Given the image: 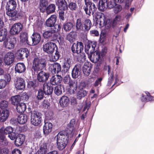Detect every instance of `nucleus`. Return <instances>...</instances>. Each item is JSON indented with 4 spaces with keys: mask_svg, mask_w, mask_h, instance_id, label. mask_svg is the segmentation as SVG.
Listing matches in <instances>:
<instances>
[{
    "mask_svg": "<svg viewBox=\"0 0 154 154\" xmlns=\"http://www.w3.org/2000/svg\"><path fill=\"white\" fill-rule=\"evenodd\" d=\"M0 141L1 142V144L3 146H5L8 144V141L7 140L5 135L3 134L2 135H1L0 137Z\"/></svg>",
    "mask_w": 154,
    "mask_h": 154,
    "instance_id": "nucleus-47",
    "label": "nucleus"
},
{
    "mask_svg": "<svg viewBox=\"0 0 154 154\" xmlns=\"http://www.w3.org/2000/svg\"><path fill=\"white\" fill-rule=\"evenodd\" d=\"M3 46L7 48L12 49L14 48V45L12 42H8L7 39V40L4 41Z\"/></svg>",
    "mask_w": 154,
    "mask_h": 154,
    "instance_id": "nucleus-46",
    "label": "nucleus"
},
{
    "mask_svg": "<svg viewBox=\"0 0 154 154\" xmlns=\"http://www.w3.org/2000/svg\"><path fill=\"white\" fill-rule=\"evenodd\" d=\"M75 121L74 119H72L70 121V123L68 124V127L71 128L72 131L75 128Z\"/></svg>",
    "mask_w": 154,
    "mask_h": 154,
    "instance_id": "nucleus-53",
    "label": "nucleus"
},
{
    "mask_svg": "<svg viewBox=\"0 0 154 154\" xmlns=\"http://www.w3.org/2000/svg\"><path fill=\"white\" fill-rule=\"evenodd\" d=\"M57 137V147L59 150H62L66 147L68 140V134L66 131H62L58 133Z\"/></svg>",
    "mask_w": 154,
    "mask_h": 154,
    "instance_id": "nucleus-2",
    "label": "nucleus"
},
{
    "mask_svg": "<svg viewBox=\"0 0 154 154\" xmlns=\"http://www.w3.org/2000/svg\"><path fill=\"white\" fill-rule=\"evenodd\" d=\"M96 45L97 43L96 42H90L85 45V51L88 55L94 52Z\"/></svg>",
    "mask_w": 154,
    "mask_h": 154,
    "instance_id": "nucleus-11",
    "label": "nucleus"
},
{
    "mask_svg": "<svg viewBox=\"0 0 154 154\" xmlns=\"http://www.w3.org/2000/svg\"><path fill=\"white\" fill-rule=\"evenodd\" d=\"M68 6L72 11H75L78 8L77 4L73 2H69L68 4Z\"/></svg>",
    "mask_w": 154,
    "mask_h": 154,
    "instance_id": "nucleus-50",
    "label": "nucleus"
},
{
    "mask_svg": "<svg viewBox=\"0 0 154 154\" xmlns=\"http://www.w3.org/2000/svg\"><path fill=\"white\" fill-rule=\"evenodd\" d=\"M42 116L41 113L37 111L32 112L31 116V121L32 124L35 126L39 125L42 122Z\"/></svg>",
    "mask_w": 154,
    "mask_h": 154,
    "instance_id": "nucleus-6",
    "label": "nucleus"
},
{
    "mask_svg": "<svg viewBox=\"0 0 154 154\" xmlns=\"http://www.w3.org/2000/svg\"><path fill=\"white\" fill-rule=\"evenodd\" d=\"M121 20V16L117 15L112 22L111 20L107 19L103 14H102L100 16L99 19L97 20V23L99 24L100 27L101 28L104 26L106 29L108 30L112 27L113 28L116 24Z\"/></svg>",
    "mask_w": 154,
    "mask_h": 154,
    "instance_id": "nucleus-1",
    "label": "nucleus"
},
{
    "mask_svg": "<svg viewBox=\"0 0 154 154\" xmlns=\"http://www.w3.org/2000/svg\"><path fill=\"white\" fill-rule=\"evenodd\" d=\"M55 52L54 54L52 55L51 60L53 61H56L60 57V53L58 51V49H56Z\"/></svg>",
    "mask_w": 154,
    "mask_h": 154,
    "instance_id": "nucleus-43",
    "label": "nucleus"
},
{
    "mask_svg": "<svg viewBox=\"0 0 154 154\" xmlns=\"http://www.w3.org/2000/svg\"><path fill=\"white\" fill-rule=\"evenodd\" d=\"M27 120V116L25 114H20L17 117L18 122L20 124H25Z\"/></svg>",
    "mask_w": 154,
    "mask_h": 154,
    "instance_id": "nucleus-38",
    "label": "nucleus"
},
{
    "mask_svg": "<svg viewBox=\"0 0 154 154\" xmlns=\"http://www.w3.org/2000/svg\"><path fill=\"white\" fill-rule=\"evenodd\" d=\"M73 24L71 22H68L63 25V29L66 32L69 31L72 28Z\"/></svg>",
    "mask_w": 154,
    "mask_h": 154,
    "instance_id": "nucleus-45",
    "label": "nucleus"
},
{
    "mask_svg": "<svg viewBox=\"0 0 154 154\" xmlns=\"http://www.w3.org/2000/svg\"><path fill=\"white\" fill-rule=\"evenodd\" d=\"M9 115V112L7 110L2 111L0 116V122H4L7 119Z\"/></svg>",
    "mask_w": 154,
    "mask_h": 154,
    "instance_id": "nucleus-34",
    "label": "nucleus"
},
{
    "mask_svg": "<svg viewBox=\"0 0 154 154\" xmlns=\"http://www.w3.org/2000/svg\"><path fill=\"white\" fill-rule=\"evenodd\" d=\"M14 54L11 52H8L5 55L4 60L5 63L9 65L12 63L14 60Z\"/></svg>",
    "mask_w": 154,
    "mask_h": 154,
    "instance_id": "nucleus-16",
    "label": "nucleus"
},
{
    "mask_svg": "<svg viewBox=\"0 0 154 154\" xmlns=\"http://www.w3.org/2000/svg\"><path fill=\"white\" fill-rule=\"evenodd\" d=\"M13 128L11 127L8 126L3 129V133L5 134L8 135L12 131H13Z\"/></svg>",
    "mask_w": 154,
    "mask_h": 154,
    "instance_id": "nucleus-51",
    "label": "nucleus"
},
{
    "mask_svg": "<svg viewBox=\"0 0 154 154\" xmlns=\"http://www.w3.org/2000/svg\"><path fill=\"white\" fill-rule=\"evenodd\" d=\"M62 80V78L59 75H55L53 76L50 79V83L53 85H56L59 84Z\"/></svg>",
    "mask_w": 154,
    "mask_h": 154,
    "instance_id": "nucleus-22",
    "label": "nucleus"
},
{
    "mask_svg": "<svg viewBox=\"0 0 154 154\" xmlns=\"http://www.w3.org/2000/svg\"><path fill=\"white\" fill-rule=\"evenodd\" d=\"M7 82L5 80L0 79V89L5 88L6 86Z\"/></svg>",
    "mask_w": 154,
    "mask_h": 154,
    "instance_id": "nucleus-62",
    "label": "nucleus"
},
{
    "mask_svg": "<svg viewBox=\"0 0 154 154\" xmlns=\"http://www.w3.org/2000/svg\"><path fill=\"white\" fill-rule=\"evenodd\" d=\"M31 37L32 41V45H37L41 40V36L39 34L37 33H33Z\"/></svg>",
    "mask_w": 154,
    "mask_h": 154,
    "instance_id": "nucleus-25",
    "label": "nucleus"
},
{
    "mask_svg": "<svg viewBox=\"0 0 154 154\" xmlns=\"http://www.w3.org/2000/svg\"><path fill=\"white\" fill-rule=\"evenodd\" d=\"M42 89L45 92V95H50L53 92V88L49 83H45Z\"/></svg>",
    "mask_w": 154,
    "mask_h": 154,
    "instance_id": "nucleus-18",
    "label": "nucleus"
},
{
    "mask_svg": "<svg viewBox=\"0 0 154 154\" xmlns=\"http://www.w3.org/2000/svg\"><path fill=\"white\" fill-rule=\"evenodd\" d=\"M15 70L16 72L21 73L25 72L26 70V67L23 63H18L15 66Z\"/></svg>",
    "mask_w": 154,
    "mask_h": 154,
    "instance_id": "nucleus-27",
    "label": "nucleus"
},
{
    "mask_svg": "<svg viewBox=\"0 0 154 154\" xmlns=\"http://www.w3.org/2000/svg\"><path fill=\"white\" fill-rule=\"evenodd\" d=\"M28 34L26 32H22L20 34V41L22 43H26L27 44L31 45L28 40Z\"/></svg>",
    "mask_w": 154,
    "mask_h": 154,
    "instance_id": "nucleus-28",
    "label": "nucleus"
},
{
    "mask_svg": "<svg viewBox=\"0 0 154 154\" xmlns=\"http://www.w3.org/2000/svg\"><path fill=\"white\" fill-rule=\"evenodd\" d=\"M84 26V32H87L91 29L92 23L91 20L89 19H86L83 22Z\"/></svg>",
    "mask_w": 154,
    "mask_h": 154,
    "instance_id": "nucleus-31",
    "label": "nucleus"
},
{
    "mask_svg": "<svg viewBox=\"0 0 154 154\" xmlns=\"http://www.w3.org/2000/svg\"><path fill=\"white\" fill-rule=\"evenodd\" d=\"M48 2L46 0L40 1L39 5V8L41 11H44L47 8Z\"/></svg>",
    "mask_w": 154,
    "mask_h": 154,
    "instance_id": "nucleus-42",
    "label": "nucleus"
},
{
    "mask_svg": "<svg viewBox=\"0 0 154 154\" xmlns=\"http://www.w3.org/2000/svg\"><path fill=\"white\" fill-rule=\"evenodd\" d=\"M64 91L63 86L61 85H59L55 87L54 92L56 94L57 96L60 95Z\"/></svg>",
    "mask_w": 154,
    "mask_h": 154,
    "instance_id": "nucleus-41",
    "label": "nucleus"
},
{
    "mask_svg": "<svg viewBox=\"0 0 154 154\" xmlns=\"http://www.w3.org/2000/svg\"><path fill=\"white\" fill-rule=\"evenodd\" d=\"M42 25V23L39 20L37 19L34 23V26L35 27L38 28V30H39L41 29Z\"/></svg>",
    "mask_w": 154,
    "mask_h": 154,
    "instance_id": "nucleus-55",
    "label": "nucleus"
},
{
    "mask_svg": "<svg viewBox=\"0 0 154 154\" xmlns=\"http://www.w3.org/2000/svg\"><path fill=\"white\" fill-rule=\"evenodd\" d=\"M71 51L73 53L77 54L81 53L83 51L84 46L81 42H77V43H74L71 46Z\"/></svg>",
    "mask_w": 154,
    "mask_h": 154,
    "instance_id": "nucleus-9",
    "label": "nucleus"
},
{
    "mask_svg": "<svg viewBox=\"0 0 154 154\" xmlns=\"http://www.w3.org/2000/svg\"><path fill=\"white\" fill-rule=\"evenodd\" d=\"M25 139V136L22 134H18L17 136L15 141V144L18 146H21Z\"/></svg>",
    "mask_w": 154,
    "mask_h": 154,
    "instance_id": "nucleus-23",
    "label": "nucleus"
},
{
    "mask_svg": "<svg viewBox=\"0 0 154 154\" xmlns=\"http://www.w3.org/2000/svg\"><path fill=\"white\" fill-rule=\"evenodd\" d=\"M77 54L78 55L76 56H74V58L75 59L77 60L78 62L82 63L85 60L86 57L84 53L82 52L81 53H79V54Z\"/></svg>",
    "mask_w": 154,
    "mask_h": 154,
    "instance_id": "nucleus-36",
    "label": "nucleus"
},
{
    "mask_svg": "<svg viewBox=\"0 0 154 154\" xmlns=\"http://www.w3.org/2000/svg\"><path fill=\"white\" fill-rule=\"evenodd\" d=\"M49 77V74L48 72L41 71L37 75V80L40 82L46 83Z\"/></svg>",
    "mask_w": 154,
    "mask_h": 154,
    "instance_id": "nucleus-12",
    "label": "nucleus"
},
{
    "mask_svg": "<svg viewBox=\"0 0 154 154\" xmlns=\"http://www.w3.org/2000/svg\"><path fill=\"white\" fill-rule=\"evenodd\" d=\"M75 36L73 32H70L67 36V40L71 42H73L75 40Z\"/></svg>",
    "mask_w": 154,
    "mask_h": 154,
    "instance_id": "nucleus-52",
    "label": "nucleus"
},
{
    "mask_svg": "<svg viewBox=\"0 0 154 154\" xmlns=\"http://www.w3.org/2000/svg\"><path fill=\"white\" fill-rule=\"evenodd\" d=\"M49 70L53 74L58 73L61 70V65L59 63L57 62L54 63L53 64L50 65Z\"/></svg>",
    "mask_w": 154,
    "mask_h": 154,
    "instance_id": "nucleus-17",
    "label": "nucleus"
},
{
    "mask_svg": "<svg viewBox=\"0 0 154 154\" xmlns=\"http://www.w3.org/2000/svg\"><path fill=\"white\" fill-rule=\"evenodd\" d=\"M45 92L42 89H39L38 91L37 98L38 100H41L45 97Z\"/></svg>",
    "mask_w": 154,
    "mask_h": 154,
    "instance_id": "nucleus-48",
    "label": "nucleus"
},
{
    "mask_svg": "<svg viewBox=\"0 0 154 154\" xmlns=\"http://www.w3.org/2000/svg\"><path fill=\"white\" fill-rule=\"evenodd\" d=\"M76 27L77 31L84 32V26L82 23L81 18H79L77 20Z\"/></svg>",
    "mask_w": 154,
    "mask_h": 154,
    "instance_id": "nucleus-37",
    "label": "nucleus"
},
{
    "mask_svg": "<svg viewBox=\"0 0 154 154\" xmlns=\"http://www.w3.org/2000/svg\"><path fill=\"white\" fill-rule=\"evenodd\" d=\"M48 144L46 143H44L42 145L40 149L37 152L39 154H47L48 149L49 148H48Z\"/></svg>",
    "mask_w": 154,
    "mask_h": 154,
    "instance_id": "nucleus-32",
    "label": "nucleus"
},
{
    "mask_svg": "<svg viewBox=\"0 0 154 154\" xmlns=\"http://www.w3.org/2000/svg\"><path fill=\"white\" fill-rule=\"evenodd\" d=\"M26 108V104L24 103H21L17 106V110L19 113H22L25 111Z\"/></svg>",
    "mask_w": 154,
    "mask_h": 154,
    "instance_id": "nucleus-33",
    "label": "nucleus"
},
{
    "mask_svg": "<svg viewBox=\"0 0 154 154\" xmlns=\"http://www.w3.org/2000/svg\"><path fill=\"white\" fill-rule=\"evenodd\" d=\"M20 99V96L17 95L12 97L11 99V101L12 104L17 106L20 103L19 102Z\"/></svg>",
    "mask_w": 154,
    "mask_h": 154,
    "instance_id": "nucleus-35",
    "label": "nucleus"
},
{
    "mask_svg": "<svg viewBox=\"0 0 154 154\" xmlns=\"http://www.w3.org/2000/svg\"><path fill=\"white\" fill-rule=\"evenodd\" d=\"M17 6L16 2L14 0H10L7 3L5 8L6 10H15Z\"/></svg>",
    "mask_w": 154,
    "mask_h": 154,
    "instance_id": "nucleus-26",
    "label": "nucleus"
},
{
    "mask_svg": "<svg viewBox=\"0 0 154 154\" xmlns=\"http://www.w3.org/2000/svg\"><path fill=\"white\" fill-rule=\"evenodd\" d=\"M61 27L60 25H57L53 29L45 31L43 34V37L45 38H48L52 41L56 39L57 36L55 34L60 30Z\"/></svg>",
    "mask_w": 154,
    "mask_h": 154,
    "instance_id": "nucleus-5",
    "label": "nucleus"
},
{
    "mask_svg": "<svg viewBox=\"0 0 154 154\" xmlns=\"http://www.w3.org/2000/svg\"><path fill=\"white\" fill-rule=\"evenodd\" d=\"M149 94V93L147 91L144 92L142 94L141 97L140 98L141 101L143 102H147L148 96Z\"/></svg>",
    "mask_w": 154,
    "mask_h": 154,
    "instance_id": "nucleus-49",
    "label": "nucleus"
},
{
    "mask_svg": "<svg viewBox=\"0 0 154 154\" xmlns=\"http://www.w3.org/2000/svg\"><path fill=\"white\" fill-rule=\"evenodd\" d=\"M43 51L48 54H51L56 49L57 47L55 43L52 42H48L43 45Z\"/></svg>",
    "mask_w": 154,
    "mask_h": 154,
    "instance_id": "nucleus-8",
    "label": "nucleus"
},
{
    "mask_svg": "<svg viewBox=\"0 0 154 154\" xmlns=\"http://www.w3.org/2000/svg\"><path fill=\"white\" fill-rule=\"evenodd\" d=\"M91 63L89 62H86L84 65L82 69H86L89 71V70H91Z\"/></svg>",
    "mask_w": 154,
    "mask_h": 154,
    "instance_id": "nucleus-57",
    "label": "nucleus"
},
{
    "mask_svg": "<svg viewBox=\"0 0 154 154\" xmlns=\"http://www.w3.org/2000/svg\"><path fill=\"white\" fill-rule=\"evenodd\" d=\"M6 14L9 17H15L14 20H16L19 17H22V14L20 11L17 12L15 10H6Z\"/></svg>",
    "mask_w": 154,
    "mask_h": 154,
    "instance_id": "nucleus-19",
    "label": "nucleus"
},
{
    "mask_svg": "<svg viewBox=\"0 0 154 154\" xmlns=\"http://www.w3.org/2000/svg\"><path fill=\"white\" fill-rule=\"evenodd\" d=\"M81 71V65L80 64H76L72 71L71 75L72 78L74 79L77 78L80 75Z\"/></svg>",
    "mask_w": 154,
    "mask_h": 154,
    "instance_id": "nucleus-15",
    "label": "nucleus"
},
{
    "mask_svg": "<svg viewBox=\"0 0 154 154\" xmlns=\"http://www.w3.org/2000/svg\"><path fill=\"white\" fill-rule=\"evenodd\" d=\"M69 101L68 97L65 96H62L59 101L60 106L62 107L67 106L69 104Z\"/></svg>",
    "mask_w": 154,
    "mask_h": 154,
    "instance_id": "nucleus-30",
    "label": "nucleus"
},
{
    "mask_svg": "<svg viewBox=\"0 0 154 154\" xmlns=\"http://www.w3.org/2000/svg\"><path fill=\"white\" fill-rule=\"evenodd\" d=\"M23 28L22 24L19 23L14 24L11 27L10 30L11 35H15L18 34L22 30Z\"/></svg>",
    "mask_w": 154,
    "mask_h": 154,
    "instance_id": "nucleus-13",
    "label": "nucleus"
},
{
    "mask_svg": "<svg viewBox=\"0 0 154 154\" xmlns=\"http://www.w3.org/2000/svg\"><path fill=\"white\" fill-rule=\"evenodd\" d=\"M72 60L70 58H68L66 60H65L64 65L63 67L64 69V70L67 72L69 71L71 65Z\"/></svg>",
    "mask_w": 154,
    "mask_h": 154,
    "instance_id": "nucleus-39",
    "label": "nucleus"
},
{
    "mask_svg": "<svg viewBox=\"0 0 154 154\" xmlns=\"http://www.w3.org/2000/svg\"><path fill=\"white\" fill-rule=\"evenodd\" d=\"M56 4L58 8L63 10H65L67 9L68 5L65 0H56Z\"/></svg>",
    "mask_w": 154,
    "mask_h": 154,
    "instance_id": "nucleus-24",
    "label": "nucleus"
},
{
    "mask_svg": "<svg viewBox=\"0 0 154 154\" xmlns=\"http://www.w3.org/2000/svg\"><path fill=\"white\" fill-rule=\"evenodd\" d=\"M122 9V7L119 5H117L113 8V12L115 14H117L120 12Z\"/></svg>",
    "mask_w": 154,
    "mask_h": 154,
    "instance_id": "nucleus-54",
    "label": "nucleus"
},
{
    "mask_svg": "<svg viewBox=\"0 0 154 154\" xmlns=\"http://www.w3.org/2000/svg\"><path fill=\"white\" fill-rule=\"evenodd\" d=\"M55 6L54 4H51L49 5L47 8L46 10L47 13L49 14L52 13L55 11Z\"/></svg>",
    "mask_w": 154,
    "mask_h": 154,
    "instance_id": "nucleus-44",
    "label": "nucleus"
},
{
    "mask_svg": "<svg viewBox=\"0 0 154 154\" xmlns=\"http://www.w3.org/2000/svg\"><path fill=\"white\" fill-rule=\"evenodd\" d=\"M46 64L47 62L45 59H40L36 57L33 60L32 69L35 72H37L45 68Z\"/></svg>",
    "mask_w": 154,
    "mask_h": 154,
    "instance_id": "nucleus-4",
    "label": "nucleus"
},
{
    "mask_svg": "<svg viewBox=\"0 0 154 154\" xmlns=\"http://www.w3.org/2000/svg\"><path fill=\"white\" fill-rule=\"evenodd\" d=\"M8 34L7 30L6 29H3L0 31V42L7 40Z\"/></svg>",
    "mask_w": 154,
    "mask_h": 154,
    "instance_id": "nucleus-29",
    "label": "nucleus"
},
{
    "mask_svg": "<svg viewBox=\"0 0 154 154\" xmlns=\"http://www.w3.org/2000/svg\"><path fill=\"white\" fill-rule=\"evenodd\" d=\"M22 49L18 51L15 54V57L18 59H23Z\"/></svg>",
    "mask_w": 154,
    "mask_h": 154,
    "instance_id": "nucleus-59",
    "label": "nucleus"
},
{
    "mask_svg": "<svg viewBox=\"0 0 154 154\" xmlns=\"http://www.w3.org/2000/svg\"><path fill=\"white\" fill-rule=\"evenodd\" d=\"M15 88L17 90H22L25 88V82L23 78H17L15 82Z\"/></svg>",
    "mask_w": 154,
    "mask_h": 154,
    "instance_id": "nucleus-14",
    "label": "nucleus"
},
{
    "mask_svg": "<svg viewBox=\"0 0 154 154\" xmlns=\"http://www.w3.org/2000/svg\"><path fill=\"white\" fill-rule=\"evenodd\" d=\"M8 137L11 140H14L17 137V134L15 132H13V131L8 135Z\"/></svg>",
    "mask_w": 154,
    "mask_h": 154,
    "instance_id": "nucleus-61",
    "label": "nucleus"
},
{
    "mask_svg": "<svg viewBox=\"0 0 154 154\" xmlns=\"http://www.w3.org/2000/svg\"><path fill=\"white\" fill-rule=\"evenodd\" d=\"M8 106V102L5 100H2L0 103V107L1 109H4Z\"/></svg>",
    "mask_w": 154,
    "mask_h": 154,
    "instance_id": "nucleus-58",
    "label": "nucleus"
},
{
    "mask_svg": "<svg viewBox=\"0 0 154 154\" xmlns=\"http://www.w3.org/2000/svg\"><path fill=\"white\" fill-rule=\"evenodd\" d=\"M52 125L50 122H45L43 127L44 134L45 135H48L52 130Z\"/></svg>",
    "mask_w": 154,
    "mask_h": 154,
    "instance_id": "nucleus-21",
    "label": "nucleus"
},
{
    "mask_svg": "<svg viewBox=\"0 0 154 154\" xmlns=\"http://www.w3.org/2000/svg\"><path fill=\"white\" fill-rule=\"evenodd\" d=\"M57 17L55 15H52L48 18L45 22V25L47 27H51V29H53L55 26L60 25L55 24L57 21Z\"/></svg>",
    "mask_w": 154,
    "mask_h": 154,
    "instance_id": "nucleus-10",
    "label": "nucleus"
},
{
    "mask_svg": "<svg viewBox=\"0 0 154 154\" xmlns=\"http://www.w3.org/2000/svg\"><path fill=\"white\" fill-rule=\"evenodd\" d=\"M106 35L103 33L100 34L99 39L100 43H103L106 41Z\"/></svg>",
    "mask_w": 154,
    "mask_h": 154,
    "instance_id": "nucleus-60",
    "label": "nucleus"
},
{
    "mask_svg": "<svg viewBox=\"0 0 154 154\" xmlns=\"http://www.w3.org/2000/svg\"><path fill=\"white\" fill-rule=\"evenodd\" d=\"M23 59L24 57L27 58L29 55V52L28 49L26 48L22 49Z\"/></svg>",
    "mask_w": 154,
    "mask_h": 154,
    "instance_id": "nucleus-56",
    "label": "nucleus"
},
{
    "mask_svg": "<svg viewBox=\"0 0 154 154\" xmlns=\"http://www.w3.org/2000/svg\"><path fill=\"white\" fill-rule=\"evenodd\" d=\"M85 2V5L83 6V9L86 14L89 15L91 14H93L97 9L94 4L91 2H89V0H84Z\"/></svg>",
    "mask_w": 154,
    "mask_h": 154,
    "instance_id": "nucleus-7",
    "label": "nucleus"
},
{
    "mask_svg": "<svg viewBox=\"0 0 154 154\" xmlns=\"http://www.w3.org/2000/svg\"><path fill=\"white\" fill-rule=\"evenodd\" d=\"M107 0H100L98 2V9L101 11H104L106 8Z\"/></svg>",
    "mask_w": 154,
    "mask_h": 154,
    "instance_id": "nucleus-40",
    "label": "nucleus"
},
{
    "mask_svg": "<svg viewBox=\"0 0 154 154\" xmlns=\"http://www.w3.org/2000/svg\"><path fill=\"white\" fill-rule=\"evenodd\" d=\"M70 93L74 94L77 90V98L79 100H81L85 97L87 94L86 91L82 88L79 87L77 88V82H72L69 84Z\"/></svg>",
    "mask_w": 154,
    "mask_h": 154,
    "instance_id": "nucleus-3",
    "label": "nucleus"
},
{
    "mask_svg": "<svg viewBox=\"0 0 154 154\" xmlns=\"http://www.w3.org/2000/svg\"><path fill=\"white\" fill-rule=\"evenodd\" d=\"M91 61L94 63L97 62L101 58L100 54L97 51H96L93 53L88 55Z\"/></svg>",
    "mask_w": 154,
    "mask_h": 154,
    "instance_id": "nucleus-20",
    "label": "nucleus"
},
{
    "mask_svg": "<svg viewBox=\"0 0 154 154\" xmlns=\"http://www.w3.org/2000/svg\"><path fill=\"white\" fill-rule=\"evenodd\" d=\"M20 97L21 99L22 100L27 101L29 99V96L27 93L25 92L23 93V94H21Z\"/></svg>",
    "mask_w": 154,
    "mask_h": 154,
    "instance_id": "nucleus-63",
    "label": "nucleus"
},
{
    "mask_svg": "<svg viewBox=\"0 0 154 154\" xmlns=\"http://www.w3.org/2000/svg\"><path fill=\"white\" fill-rule=\"evenodd\" d=\"M102 80L101 78H100L97 79L95 81L94 85L96 87H97L99 85L100 86L101 84V82Z\"/></svg>",
    "mask_w": 154,
    "mask_h": 154,
    "instance_id": "nucleus-64",
    "label": "nucleus"
}]
</instances>
